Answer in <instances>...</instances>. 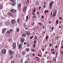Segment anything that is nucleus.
Instances as JSON below:
<instances>
[{"label": "nucleus", "instance_id": "nucleus-1", "mask_svg": "<svg viewBox=\"0 0 63 63\" xmlns=\"http://www.w3.org/2000/svg\"><path fill=\"white\" fill-rule=\"evenodd\" d=\"M53 4V1H51V2H50L49 3V6L50 8L49 9H51V7H52V4Z\"/></svg>", "mask_w": 63, "mask_h": 63}, {"label": "nucleus", "instance_id": "nucleus-2", "mask_svg": "<svg viewBox=\"0 0 63 63\" xmlns=\"http://www.w3.org/2000/svg\"><path fill=\"white\" fill-rule=\"evenodd\" d=\"M1 52L3 54H5L6 53V50L4 49H3L2 50Z\"/></svg>", "mask_w": 63, "mask_h": 63}, {"label": "nucleus", "instance_id": "nucleus-3", "mask_svg": "<svg viewBox=\"0 0 63 63\" xmlns=\"http://www.w3.org/2000/svg\"><path fill=\"white\" fill-rule=\"evenodd\" d=\"M13 31V29H10L9 30L7 31L6 32V33H8V34H10Z\"/></svg>", "mask_w": 63, "mask_h": 63}, {"label": "nucleus", "instance_id": "nucleus-4", "mask_svg": "<svg viewBox=\"0 0 63 63\" xmlns=\"http://www.w3.org/2000/svg\"><path fill=\"white\" fill-rule=\"evenodd\" d=\"M26 10H27V8L26 7H25L23 9V12H25L26 11Z\"/></svg>", "mask_w": 63, "mask_h": 63}, {"label": "nucleus", "instance_id": "nucleus-5", "mask_svg": "<svg viewBox=\"0 0 63 63\" xmlns=\"http://www.w3.org/2000/svg\"><path fill=\"white\" fill-rule=\"evenodd\" d=\"M15 19L11 21L12 24H14L16 23V21Z\"/></svg>", "mask_w": 63, "mask_h": 63}, {"label": "nucleus", "instance_id": "nucleus-6", "mask_svg": "<svg viewBox=\"0 0 63 63\" xmlns=\"http://www.w3.org/2000/svg\"><path fill=\"white\" fill-rule=\"evenodd\" d=\"M9 53L10 55H12L13 54V52L12 50H10L9 51Z\"/></svg>", "mask_w": 63, "mask_h": 63}, {"label": "nucleus", "instance_id": "nucleus-7", "mask_svg": "<svg viewBox=\"0 0 63 63\" xmlns=\"http://www.w3.org/2000/svg\"><path fill=\"white\" fill-rule=\"evenodd\" d=\"M16 10L15 9H12L11 10V12L12 13H15L16 12Z\"/></svg>", "mask_w": 63, "mask_h": 63}, {"label": "nucleus", "instance_id": "nucleus-8", "mask_svg": "<svg viewBox=\"0 0 63 63\" xmlns=\"http://www.w3.org/2000/svg\"><path fill=\"white\" fill-rule=\"evenodd\" d=\"M16 2H14L12 3V5L13 6H15L16 5Z\"/></svg>", "mask_w": 63, "mask_h": 63}, {"label": "nucleus", "instance_id": "nucleus-9", "mask_svg": "<svg viewBox=\"0 0 63 63\" xmlns=\"http://www.w3.org/2000/svg\"><path fill=\"white\" fill-rule=\"evenodd\" d=\"M13 48H15L16 46V43H14L13 44Z\"/></svg>", "mask_w": 63, "mask_h": 63}, {"label": "nucleus", "instance_id": "nucleus-10", "mask_svg": "<svg viewBox=\"0 0 63 63\" xmlns=\"http://www.w3.org/2000/svg\"><path fill=\"white\" fill-rule=\"evenodd\" d=\"M21 3L19 4H18V8L19 9H20V8H21Z\"/></svg>", "mask_w": 63, "mask_h": 63}, {"label": "nucleus", "instance_id": "nucleus-11", "mask_svg": "<svg viewBox=\"0 0 63 63\" xmlns=\"http://www.w3.org/2000/svg\"><path fill=\"white\" fill-rule=\"evenodd\" d=\"M6 31V29H3L2 30V32L3 34H4Z\"/></svg>", "mask_w": 63, "mask_h": 63}, {"label": "nucleus", "instance_id": "nucleus-12", "mask_svg": "<svg viewBox=\"0 0 63 63\" xmlns=\"http://www.w3.org/2000/svg\"><path fill=\"white\" fill-rule=\"evenodd\" d=\"M21 43H23V42L24 41V39L23 38H22L21 39Z\"/></svg>", "mask_w": 63, "mask_h": 63}, {"label": "nucleus", "instance_id": "nucleus-13", "mask_svg": "<svg viewBox=\"0 0 63 63\" xmlns=\"http://www.w3.org/2000/svg\"><path fill=\"white\" fill-rule=\"evenodd\" d=\"M26 36V35L25 34H23L22 35V37H23V38H25Z\"/></svg>", "mask_w": 63, "mask_h": 63}, {"label": "nucleus", "instance_id": "nucleus-14", "mask_svg": "<svg viewBox=\"0 0 63 63\" xmlns=\"http://www.w3.org/2000/svg\"><path fill=\"white\" fill-rule=\"evenodd\" d=\"M56 16V12H54V14H53L52 16V17H54Z\"/></svg>", "mask_w": 63, "mask_h": 63}, {"label": "nucleus", "instance_id": "nucleus-15", "mask_svg": "<svg viewBox=\"0 0 63 63\" xmlns=\"http://www.w3.org/2000/svg\"><path fill=\"white\" fill-rule=\"evenodd\" d=\"M22 47V44H19V47L20 48H21Z\"/></svg>", "mask_w": 63, "mask_h": 63}, {"label": "nucleus", "instance_id": "nucleus-16", "mask_svg": "<svg viewBox=\"0 0 63 63\" xmlns=\"http://www.w3.org/2000/svg\"><path fill=\"white\" fill-rule=\"evenodd\" d=\"M38 4L39 3H38V2L36 1L35 3V4L36 5V6H38Z\"/></svg>", "mask_w": 63, "mask_h": 63}, {"label": "nucleus", "instance_id": "nucleus-17", "mask_svg": "<svg viewBox=\"0 0 63 63\" xmlns=\"http://www.w3.org/2000/svg\"><path fill=\"white\" fill-rule=\"evenodd\" d=\"M27 35H29L30 34V32H28L27 33H26Z\"/></svg>", "mask_w": 63, "mask_h": 63}, {"label": "nucleus", "instance_id": "nucleus-18", "mask_svg": "<svg viewBox=\"0 0 63 63\" xmlns=\"http://www.w3.org/2000/svg\"><path fill=\"white\" fill-rule=\"evenodd\" d=\"M36 8H35L34 9V10H33L32 11L33 13H35V12H36Z\"/></svg>", "mask_w": 63, "mask_h": 63}, {"label": "nucleus", "instance_id": "nucleus-19", "mask_svg": "<svg viewBox=\"0 0 63 63\" xmlns=\"http://www.w3.org/2000/svg\"><path fill=\"white\" fill-rule=\"evenodd\" d=\"M33 18H35L36 17V16L35 15H33Z\"/></svg>", "mask_w": 63, "mask_h": 63}, {"label": "nucleus", "instance_id": "nucleus-20", "mask_svg": "<svg viewBox=\"0 0 63 63\" xmlns=\"http://www.w3.org/2000/svg\"><path fill=\"white\" fill-rule=\"evenodd\" d=\"M48 12V10H46L45 11V13L46 14V13H47Z\"/></svg>", "mask_w": 63, "mask_h": 63}, {"label": "nucleus", "instance_id": "nucleus-21", "mask_svg": "<svg viewBox=\"0 0 63 63\" xmlns=\"http://www.w3.org/2000/svg\"><path fill=\"white\" fill-rule=\"evenodd\" d=\"M29 2V0H28L27 1V2H26L27 4H28Z\"/></svg>", "mask_w": 63, "mask_h": 63}, {"label": "nucleus", "instance_id": "nucleus-22", "mask_svg": "<svg viewBox=\"0 0 63 63\" xmlns=\"http://www.w3.org/2000/svg\"><path fill=\"white\" fill-rule=\"evenodd\" d=\"M56 22L57 24H58V20H56Z\"/></svg>", "mask_w": 63, "mask_h": 63}, {"label": "nucleus", "instance_id": "nucleus-23", "mask_svg": "<svg viewBox=\"0 0 63 63\" xmlns=\"http://www.w3.org/2000/svg\"><path fill=\"white\" fill-rule=\"evenodd\" d=\"M39 24L40 25H42L43 24L42 23H41V22H39Z\"/></svg>", "mask_w": 63, "mask_h": 63}, {"label": "nucleus", "instance_id": "nucleus-24", "mask_svg": "<svg viewBox=\"0 0 63 63\" xmlns=\"http://www.w3.org/2000/svg\"><path fill=\"white\" fill-rule=\"evenodd\" d=\"M17 32H18L19 31V29L18 28H17Z\"/></svg>", "mask_w": 63, "mask_h": 63}, {"label": "nucleus", "instance_id": "nucleus-25", "mask_svg": "<svg viewBox=\"0 0 63 63\" xmlns=\"http://www.w3.org/2000/svg\"><path fill=\"white\" fill-rule=\"evenodd\" d=\"M2 5H0V10L2 9Z\"/></svg>", "mask_w": 63, "mask_h": 63}, {"label": "nucleus", "instance_id": "nucleus-26", "mask_svg": "<svg viewBox=\"0 0 63 63\" xmlns=\"http://www.w3.org/2000/svg\"><path fill=\"white\" fill-rule=\"evenodd\" d=\"M37 42V41H36V40H35L34 41V44H35Z\"/></svg>", "mask_w": 63, "mask_h": 63}, {"label": "nucleus", "instance_id": "nucleus-27", "mask_svg": "<svg viewBox=\"0 0 63 63\" xmlns=\"http://www.w3.org/2000/svg\"><path fill=\"white\" fill-rule=\"evenodd\" d=\"M18 23H19V19H18L17 21Z\"/></svg>", "mask_w": 63, "mask_h": 63}, {"label": "nucleus", "instance_id": "nucleus-28", "mask_svg": "<svg viewBox=\"0 0 63 63\" xmlns=\"http://www.w3.org/2000/svg\"><path fill=\"white\" fill-rule=\"evenodd\" d=\"M32 51H33V52H35V50L34 49H32L31 50Z\"/></svg>", "mask_w": 63, "mask_h": 63}, {"label": "nucleus", "instance_id": "nucleus-29", "mask_svg": "<svg viewBox=\"0 0 63 63\" xmlns=\"http://www.w3.org/2000/svg\"><path fill=\"white\" fill-rule=\"evenodd\" d=\"M36 58H37V61H38V60L39 59V58H38V57H36Z\"/></svg>", "mask_w": 63, "mask_h": 63}, {"label": "nucleus", "instance_id": "nucleus-30", "mask_svg": "<svg viewBox=\"0 0 63 63\" xmlns=\"http://www.w3.org/2000/svg\"><path fill=\"white\" fill-rule=\"evenodd\" d=\"M34 39H35V40H37V38L36 36H35Z\"/></svg>", "mask_w": 63, "mask_h": 63}, {"label": "nucleus", "instance_id": "nucleus-31", "mask_svg": "<svg viewBox=\"0 0 63 63\" xmlns=\"http://www.w3.org/2000/svg\"><path fill=\"white\" fill-rule=\"evenodd\" d=\"M28 19V16H26V21H27V20Z\"/></svg>", "mask_w": 63, "mask_h": 63}, {"label": "nucleus", "instance_id": "nucleus-32", "mask_svg": "<svg viewBox=\"0 0 63 63\" xmlns=\"http://www.w3.org/2000/svg\"><path fill=\"white\" fill-rule=\"evenodd\" d=\"M48 38V36H47L46 37V40H47V38Z\"/></svg>", "mask_w": 63, "mask_h": 63}, {"label": "nucleus", "instance_id": "nucleus-33", "mask_svg": "<svg viewBox=\"0 0 63 63\" xmlns=\"http://www.w3.org/2000/svg\"><path fill=\"white\" fill-rule=\"evenodd\" d=\"M22 55H24V52H22Z\"/></svg>", "mask_w": 63, "mask_h": 63}, {"label": "nucleus", "instance_id": "nucleus-34", "mask_svg": "<svg viewBox=\"0 0 63 63\" xmlns=\"http://www.w3.org/2000/svg\"><path fill=\"white\" fill-rule=\"evenodd\" d=\"M34 23H32V26H33V25H34Z\"/></svg>", "mask_w": 63, "mask_h": 63}, {"label": "nucleus", "instance_id": "nucleus-35", "mask_svg": "<svg viewBox=\"0 0 63 63\" xmlns=\"http://www.w3.org/2000/svg\"><path fill=\"white\" fill-rule=\"evenodd\" d=\"M33 47H35V45L34 44L33 45Z\"/></svg>", "mask_w": 63, "mask_h": 63}, {"label": "nucleus", "instance_id": "nucleus-36", "mask_svg": "<svg viewBox=\"0 0 63 63\" xmlns=\"http://www.w3.org/2000/svg\"><path fill=\"white\" fill-rule=\"evenodd\" d=\"M10 1L11 2H14L15 1V0H10Z\"/></svg>", "mask_w": 63, "mask_h": 63}, {"label": "nucleus", "instance_id": "nucleus-37", "mask_svg": "<svg viewBox=\"0 0 63 63\" xmlns=\"http://www.w3.org/2000/svg\"><path fill=\"white\" fill-rule=\"evenodd\" d=\"M27 47H29V44H27Z\"/></svg>", "mask_w": 63, "mask_h": 63}, {"label": "nucleus", "instance_id": "nucleus-38", "mask_svg": "<svg viewBox=\"0 0 63 63\" xmlns=\"http://www.w3.org/2000/svg\"><path fill=\"white\" fill-rule=\"evenodd\" d=\"M33 36H31V37H30V39H32V38H33Z\"/></svg>", "mask_w": 63, "mask_h": 63}, {"label": "nucleus", "instance_id": "nucleus-39", "mask_svg": "<svg viewBox=\"0 0 63 63\" xmlns=\"http://www.w3.org/2000/svg\"><path fill=\"white\" fill-rule=\"evenodd\" d=\"M51 45H52V44H50V45L49 46L50 47H51Z\"/></svg>", "mask_w": 63, "mask_h": 63}, {"label": "nucleus", "instance_id": "nucleus-40", "mask_svg": "<svg viewBox=\"0 0 63 63\" xmlns=\"http://www.w3.org/2000/svg\"><path fill=\"white\" fill-rule=\"evenodd\" d=\"M38 56H39V57H42V56L40 55L39 54H38Z\"/></svg>", "mask_w": 63, "mask_h": 63}, {"label": "nucleus", "instance_id": "nucleus-41", "mask_svg": "<svg viewBox=\"0 0 63 63\" xmlns=\"http://www.w3.org/2000/svg\"><path fill=\"white\" fill-rule=\"evenodd\" d=\"M41 17H42V18H44V16H42Z\"/></svg>", "mask_w": 63, "mask_h": 63}, {"label": "nucleus", "instance_id": "nucleus-42", "mask_svg": "<svg viewBox=\"0 0 63 63\" xmlns=\"http://www.w3.org/2000/svg\"><path fill=\"white\" fill-rule=\"evenodd\" d=\"M44 4H47V2H44Z\"/></svg>", "mask_w": 63, "mask_h": 63}, {"label": "nucleus", "instance_id": "nucleus-43", "mask_svg": "<svg viewBox=\"0 0 63 63\" xmlns=\"http://www.w3.org/2000/svg\"><path fill=\"white\" fill-rule=\"evenodd\" d=\"M26 51H28V48L26 49Z\"/></svg>", "mask_w": 63, "mask_h": 63}, {"label": "nucleus", "instance_id": "nucleus-44", "mask_svg": "<svg viewBox=\"0 0 63 63\" xmlns=\"http://www.w3.org/2000/svg\"><path fill=\"white\" fill-rule=\"evenodd\" d=\"M44 48H43L42 49V51H44Z\"/></svg>", "mask_w": 63, "mask_h": 63}, {"label": "nucleus", "instance_id": "nucleus-45", "mask_svg": "<svg viewBox=\"0 0 63 63\" xmlns=\"http://www.w3.org/2000/svg\"><path fill=\"white\" fill-rule=\"evenodd\" d=\"M44 47H47V45H44Z\"/></svg>", "mask_w": 63, "mask_h": 63}, {"label": "nucleus", "instance_id": "nucleus-46", "mask_svg": "<svg viewBox=\"0 0 63 63\" xmlns=\"http://www.w3.org/2000/svg\"><path fill=\"white\" fill-rule=\"evenodd\" d=\"M41 6H39V10H40V9H41Z\"/></svg>", "mask_w": 63, "mask_h": 63}, {"label": "nucleus", "instance_id": "nucleus-47", "mask_svg": "<svg viewBox=\"0 0 63 63\" xmlns=\"http://www.w3.org/2000/svg\"><path fill=\"white\" fill-rule=\"evenodd\" d=\"M25 63H28V62L27 61H26L25 62Z\"/></svg>", "mask_w": 63, "mask_h": 63}, {"label": "nucleus", "instance_id": "nucleus-48", "mask_svg": "<svg viewBox=\"0 0 63 63\" xmlns=\"http://www.w3.org/2000/svg\"><path fill=\"white\" fill-rule=\"evenodd\" d=\"M32 15H35V13H32Z\"/></svg>", "mask_w": 63, "mask_h": 63}, {"label": "nucleus", "instance_id": "nucleus-49", "mask_svg": "<svg viewBox=\"0 0 63 63\" xmlns=\"http://www.w3.org/2000/svg\"><path fill=\"white\" fill-rule=\"evenodd\" d=\"M11 63H14V61H12L11 62Z\"/></svg>", "mask_w": 63, "mask_h": 63}, {"label": "nucleus", "instance_id": "nucleus-50", "mask_svg": "<svg viewBox=\"0 0 63 63\" xmlns=\"http://www.w3.org/2000/svg\"><path fill=\"white\" fill-rule=\"evenodd\" d=\"M52 12H51V14H50V15H52Z\"/></svg>", "mask_w": 63, "mask_h": 63}, {"label": "nucleus", "instance_id": "nucleus-51", "mask_svg": "<svg viewBox=\"0 0 63 63\" xmlns=\"http://www.w3.org/2000/svg\"><path fill=\"white\" fill-rule=\"evenodd\" d=\"M24 45H26V42H24Z\"/></svg>", "mask_w": 63, "mask_h": 63}, {"label": "nucleus", "instance_id": "nucleus-52", "mask_svg": "<svg viewBox=\"0 0 63 63\" xmlns=\"http://www.w3.org/2000/svg\"><path fill=\"white\" fill-rule=\"evenodd\" d=\"M50 17H52V15H50Z\"/></svg>", "mask_w": 63, "mask_h": 63}, {"label": "nucleus", "instance_id": "nucleus-53", "mask_svg": "<svg viewBox=\"0 0 63 63\" xmlns=\"http://www.w3.org/2000/svg\"><path fill=\"white\" fill-rule=\"evenodd\" d=\"M59 23H60V24H61V21L60 22H59Z\"/></svg>", "mask_w": 63, "mask_h": 63}, {"label": "nucleus", "instance_id": "nucleus-54", "mask_svg": "<svg viewBox=\"0 0 63 63\" xmlns=\"http://www.w3.org/2000/svg\"><path fill=\"white\" fill-rule=\"evenodd\" d=\"M9 42H10V41H11V40L10 39H9Z\"/></svg>", "mask_w": 63, "mask_h": 63}, {"label": "nucleus", "instance_id": "nucleus-55", "mask_svg": "<svg viewBox=\"0 0 63 63\" xmlns=\"http://www.w3.org/2000/svg\"><path fill=\"white\" fill-rule=\"evenodd\" d=\"M53 53H55V52L54 51H53Z\"/></svg>", "mask_w": 63, "mask_h": 63}, {"label": "nucleus", "instance_id": "nucleus-56", "mask_svg": "<svg viewBox=\"0 0 63 63\" xmlns=\"http://www.w3.org/2000/svg\"><path fill=\"white\" fill-rule=\"evenodd\" d=\"M61 48L62 49V48H63V46H62L61 47Z\"/></svg>", "mask_w": 63, "mask_h": 63}, {"label": "nucleus", "instance_id": "nucleus-57", "mask_svg": "<svg viewBox=\"0 0 63 63\" xmlns=\"http://www.w3.org/2000/svg\"><path fill=\"white\" fill-rule=\"evenodd\" d=\"M61 53H62L63 54V52L61 51Z\"/></svg>", "mask_w": 63, "mask_h": 63}, {"label": "nucleus", "instance_id": "nucleus-58", "mask_svg": "<svg viewBox=\"0 0 63 63\" xmlns=\"http://www.w3.org/2000/svg\"><path fill=\"white\" fill-rule=\"evenodd\" d=\"M37 14H39V12H37Z\"/></svg>", "mask_w": 63, "mask_h": 63}, {"label": "nucleus", "instance_id": "nucleus-59", "mask_svg": "<svg viewBox=\"0 0 63 63\" xmlns=\"http://www.w3.org/2000/svg\"><path fill=\"white\" fill-rule=\"evenodd\" d=\"M38 62H41V61H38Z\"/></svg>", "mask_w": 63, "mask_h": 63}, {"label": "nucleus", "instance_id": "nucleus-60", "mask_svg": "<svg viewBox=\"0 0 63 63\" xmlns=\"http://www.w3.org/2000/svg\"><path fill=\"white\" fill-rule=\"evenodd\" d=\"M45 7H46V6H45V5H44V7L45 8Z\"/></svg>", "mask_w": 63, "mask_h": 63}, {"label": "nucleus", "instance_id": "nucleus-61", "mask_svg": "<svg viewBox=\"0 0 63 63\" xmlns=\"http://www.w3.org/2000/svg\"><path fill=\"white\" fill-rule=\"evenodd\" d=\"M52 29H54V28L53 27H52Z\"/></svg>", "mask_w": 63, "mask_h": 63}, {"label": "nucleus", "instance_id": "nucleus-62", "mask_svg": "<svg viewBox=\"0 0 63 63\" xmlns=\"http://www.w3.org/2000/svg\"><path fill=\"white\" fill-rule=\"evenodd\" d=\"M28 60H30V59H29V58H28Z\"/></svg>", "mask_w": 63, "mask_h": 63}, {"label": "nucleus", "instance_id": "nucleus-63", "mask_svg": "<svg viewBox=\"0 0 63 63\" xmlns=\"http://www.w3.org/2000/svg\"><path fill=\"white\" fill-rule=\"evenodd\" d=\"M53 49H51V51H53Z\"/></svg>", "mask_w": 63, "mask_h": 63}, {"label": "nucleus", "instance_id": "nucleus-64", "mask_svg": "<svg viewBox=\"0 0 63 63\" xmlns=\"http://www.w3.org/2000/svg\"><path fill=\"white\" fill-rule=\"evenodd\" d=\"M55 47L56 48H57V46H56Z\"/></svg>", "mask_w": 63, "mask_h": 63}]
</instances>
